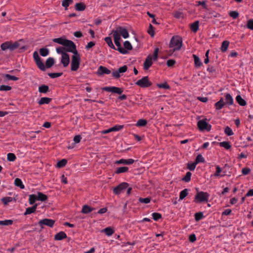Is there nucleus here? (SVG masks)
I'll list each match as a JSON object with an SVG mask.
<instances>
[{"label": "nucleus", "mask_w": 253, "mask_h": 253, "mask_svg": "<svg viewBox=\"0 0 253 253\" xmlns=\"http://www.w3.org/2000/svg\"><path fill=\"white\" fill-rule=\"evenodd\" d=\"M182 44V39L177 36H173L172 37L170 41L169 46L170 48H172L173 52L176 50H179L180 49Z\"/></svg>", "instance_id": "1"}, {"label": "nucleus", "mask_w": 253, "mask_h": 253, "mask_svg": "<svg viewBox=\"0 0 253 253\" xmlns=\"http://www.w3.org/2000/svg\"><path fill=\"white\" fill-rule=\"evenodd\" d=\"M19 45V42L16 41L13 42L11 41H7L1 44L0 48L3 51L9 49L10 51H13L17 48Z\"/></svg>", "instance_id": "2"}, {"label": "nucleus", "mask_w": 253, "mask_h": 253, "mask_svg": "<svg viewBox=\"0 0 253 253\" xmlns=\"http://www.w3.org/2000/svg\"><path fill=\"white\" fill-rule=\"evenodd\" d=\"M80 63V56L79 53L77 54H74L72 56L71 60V70L73 71H76L79 68Z\"/></svg>", "instance_id": "3"}, {"label": "nucleus", "mask_w": 253, "mask_h": 253, "mask_svg": "<svg viewBox=\"0 0 253 253\" xmlns=\"http://www.w3.org/2000/svg\"><path fill=\"white\" fill-rule=\"evenodd\" d=\"M64 46L65 49L68 52H72L74 54H77L78 53L76 49V44L72 41L67 40Z\"/></svg>", "instance_id": "4"}, {"label": "nucleus", "mask_w": 253, "mask_h": 253, "mask_svg": "<svg viewBox=\"0 0 253 253\" xmlns=\"http://www.w3.org/2000/svg\"><path fill=\"white\" fill-rule=\"evenodd\" d=\"M33 58L38 68L42 71L45 70V67L44 63L42 61L41 58L39 55L38 52L36 51L33 53Z\"/></svg>", "instance_id": "5"}, {"label": "nucleus", "mask_w": 253, "mask_h": 253, "mask_svg": "<svg viewBox=\"0 0 253 253\" xmlns=\"http://www.w3.org/2000/svg\"><path fill=\"white\" fill-rule=\"evenodd\" d=\"M135 84L141 87L145 88L150 86L152 85V83L149 80L148 77L146 76L137 81Z\"/></svg>", "instance_id": "6"}, {"label": "nucleus", "mask_w": 253, "mask_h": 253, "mask_svg": "<svg viewBox=\"0 0 253 253\" xmlns=\"http://www.w3.org/2000/svg\"><path fill=\"white\" fill-rule=\"evenodd\" d=\"M209 194L207 192H199L195 196V199L199 202H207L209 199Z\"/></svg>", "instance_id": "7"}, {"label": "nucleus", "mask_w": 253, "mask_h": 253, "mask_svg": "<svg viewBox=\"0 0 253 253\" xmlns=\"http://www.w3.org/2000/svg\"><path fill=\"white\" fill-rule=\"evenodd\" d=\"M54 223V220L48 218H44L40 220L38 224L41 226V228L43 229L44 225H46L49 227H52Z\"/></svg>", "instance_id": "8"}, {"label": "nucleus", "mask_w": 253, "mask_h": 253, "mask_svg": "<svg viewBox=\"0 0 253 253\" xmlns=\"http://www.w3.org/2000/svg\"><path fill=\"white\" fill-rule=\"evenodd\" d=\"M128 184L126 182H122L113 189V192L116 195H119L126 189Z\"/></svg>", "instance_id": "9"}, {"label": "nucleus", "mask_w": 253, "mask_h": 253, "mask_svg": "<svg viewBox=\"0 0 253 253\" xmlns=\"http://www.w3.org/2000/svg\"><path fill=\"white\" fill-rule=\"evenodd\" d=\"M197 126L200 130H207L209 131L211 129V125L206 122V120H201L198 121Z\"/></svg>", "instance_id": "10"}, {"label": "nucleus", "mask_w": 253, "mask_h": 253, "mask_svg": "<svg viewBox=\"0 0 253 253\" xmlns=\"http://www.w3.org/2000/svg\"><path fill=\"white\" fill-rule=\"evenodd\" d=\"M103 90L117 93L118 94H121L123 92V89L122 88L116 86H106L102 88Z\"/></svg>", "instance_id": "11"}, {"label": "nucleus", "mask_w": 253, "mask_h": 253, "mask_svg": "<svg viewBox=\"0 0 253 253\" xmlns=\"http://www.w3.org/2000/svg\"><path fill=\"white\" fill-rule=\"evenodd\" d=\"M116 30L120 36H122L124 39L129 37L128 31L125 28L119 26Z\"/></svg>", "instance_id": "12"}, {"label": "nucleus", "mask_w": 253, "mask_h": 253, "mask_svg": "<svg viewBox=\"0 0 253 253\" xmlns=\"http://www.w3.org/2000/svg\"><path fill=\"white\" fill-rule=\"evenodd\" d=\"M234 105V100L232 96L229 94L226 93L225 94V102H223V100H222V107L224 105Z\"/></svg>", "instance_id": "13"}, {"label": "nucleus", "mask_w": 253, "mask_h": 253, "mask_svg": "<svg viewBox=\"0 0 253 253\" xmlns=\"http://www.w3.org/2000/svg\"><path fill=\"white\" fill-rule=\"evenodd\" d=\"M111 73V71L107 69L106 67L102 66H100L97 70V74L99 76H102L104 74L108 75Z\"/></svg>", "instance_id": "14"}, {"label": "nucleus", "mask_w": 253, "mask_h": 253, "mask_svg": "<svg viewBox=\"0 0 253 253\" xmlns=\"http://www.w3.org/2000/svg\"><path fill=\"white\" fill-rule=\"evenodd\" d=\"M134 162V160L132 159H121L119 160L116 161L115 164H123L126 165H130Z\"/></svg>", "instance_id": "15"}, {"label": "nucleus", "mask_w": 253, "mask_h": 253, "mask_svg": "<svg viewBox=\"0 0 253 253\" xmlns=\"http://www.w3.org/2000/svg\"><path fill=\"white\" fill-rule=\"evenodd\" d=\"M61 62L64 67H67L69 65L70 62V57L68 54H63L61 57Z\"/></svg>", "instance_id": "16"}, {"label": "nucleus", "mask_w": 253, "mask_h": 253, "mask_svg": "<svg viewBox=\"0 0 253 253\" xmlns=\"http://www.w3.org/2000/svg\"><path fill=\"white\" fill-rule=\"evenodd\" d=\"M152 58L149 55L145 59L143 64V68L145 70H147L152 65Z\"/></svg>", "instance_id": "17"}, {"label": "nucleus", "mask_w": 253, "mask_h": 253, "mask_svg": "<svg viewBox=\"0 0 253 253\" xmlns=\"http://www.w3.org/2000/svg\"><path fill=\"white\" fill-rule=\"evenodd\" d=\"M66 238H67L66 234L63 231H61V232L57 233L54 236V240H56V241L62 240L64 239H66Z\"/></svg>", "instance_id": "18"}, {"label": "nucleus", "mask_w": 253, "mask_h": 253, "mask_svg": "<svg viewBox=\"0 0 253 253\" xmlns=\"http://www.w3.org/2000/svg\"><path fill=\"white\" fill-rule=\"evenodd\" d=\"M37 204H35L33 206L27 208L24 214L26 215L35 212L37 208Z\"/></svg>", "instance_id": "19"}, {"label": "nucleus", "mask_w": 253, "mask_h": 253, "mask_svg": "<svg viewBox=\"0 0 253 253\" xmlns=\"http://www.w3.org/2000/svg\"><path fill=\"white\" fill-rule=\"evenodd\" d=\"M51 100L52 99L50 98L46 97H42L38 101V103L40 105L43 104H48L51 102Z\"/></svg>", "instance_id": "20"}, {"label": "nucleus", "mask_w": 253, "mask_h": 253, "mask_svg": "<svg viewBox=\"0 0 253 253\" xmlns=\"http://www.w3.org/2000/svg\"><path fill=\"white\" fill-rule=\"evenodd\" d=\"M199 22L196 21L190 25V29L194 33H196L199 30Z\"/></svg>", "instance_id": "21"}, {"label": "nucleus", "mask_w": 253, "mask_h": 253, "mask_svg": "<svg viewBox=\"0 0 253 253\" xmlns=\"http://www.w3.org/2000/svg\"><path fill=\"white\" fill-rule=\"evenodd\" d=\"M94 210V208L89 207L88 205H84L82 207V212L87 214Z\"/></svg>", "instance_id": "22"}, {"label": "nucleus", "mask_w": 253, "mask_h": 253, "mask_svg": "<svg viewBox=\"0 0 253 253\" xmlns=\"http://www.w3.org/2000/svg\"><path fill=\"white\" fill-rule=\"evenodd\" d=\"M39 91L42 93H46L49 91V88L48 85L43 84L39 87Z\"/></svg>", "instance_id": "23"}, {"label": "nucleus", "mask_w": 253, "mask_h": 253, "mask_svg": "<svg viewBox=\"0 0 253 253\" xmlns=\"http://www.w3.org/2000/svg\"><path fill=\"white\" fill-rule=\"evenodd\" d=\"M236 100L240 106H244L247 105L246 101L242 98L240 95H237Z\"/></svg>", "instance_id": "24"}, {"label": "nucleus", "mask_w": 253, "mask_h": 253, "mask_svg": "<svg viewBox=\"0 0 253 253\" xmlns=\"http://www.w3.org/2000/svg\"><path fill=\"white\" fill-rule=\"evenodd\" d=\"M36 195L37 200L41 201L42 202L45 201L47 199V197L46 195L40 192H38L37 195Z\"/></svg>", "instance_id": "25"}, {"label": "nucleus", "mask_w": 253, "mask_h": 253, "mask_svg": "<svg viewBox=\"0 0 253 253\" xmlns=\"http://www.w3.org/2000/svg\"><path fill=\"white\" fill-rule=\"evenodd\" d=\"M14 184L16 186L20 187L21 189H24L25 188L24 185L23 184L22 180L19 178L15 179Z\"/></svg>", "instance_id": "26"}, {"label": "nucleus", "mask_w": 253, "mask_h": 253, "mask_svg": "<svg viewBox=\"0 0 253 253\" xmlns=\"http://www.w3.org/2000/svg\"><path fill=\"white\" fill-rule=\"evenodd\" d=\"M54 63V60L52 57H49L47 59L45 62V66L46 68H50Z\"/></svg>", "instance_id": "27"}, {"label": "nucleus", "mask_w": 253, "mask_h": 253, "mask_svg": "<svg viewBox=\"0 0 253 253\" xmlns=\"http://www.w3.org/2000/svg\"><path fill=\"white\" fill-rule=\"evenodd\" d=\"M189 191V190L188 189H184L181 191L179 193V199H184L187 196Z\"/></svg>", "instance_id": "28"}, {"label": "nucleus", "mask_w": 253, "mask_h": 253, "mask_svg": "<svg viewBox=\"0 0 253 253\" xmlns=\"http://www.w3.org/2000/svg\"><path fill=\"white\" fill-rule=\"evenodd\" d=\"M128 170V168L127 167H120L116 169L115 173L117 174L124 173L127 172Z\"/></svg>", "instance_id": "29"}, {"label": "nucleus", "mask_w": 253, "mask_h": 253, "mask_svg": "<svg viewBox=\"0 0 253 253\" xmlns=\"http://www.w3.org/2000/svg\"><path fill=\"white\" fill-rule=\"evenodd\" d=\"M105 234L108 236H111L114 232V230L110 227H107L102 230Z\"/></svg>", "instance_id": "30"}, {"label": "nucleus", "mask_w": 253, "mask_h": 253, "mask_svg": "<svg viewBox=\"0 0 253 253\" xmlns=\"http://www.w3.org/2000/svg\"><path fill=\"white\" fill-rule=\"evenodd\" d=\"M105 42L107 43L108 45L112 49H115V46L113 43L111 38L110 37H108L104 39Z\"/></svg>", "instance_id": "31"}, {"label": "nucleus", "mask_w": 253, "mask_h": 253, "mask_svg": "<svg viewBox=\"0 0 253 253\" xmlns=\"http://www.w3.org/2000/svg\"><path fill=\"white\" fill-rule=\"evenodd\" d=\"M193 56L194 57L195 66L197 67H200L202 65V63L200 59L195 54H193Z\"/></svg>", "instance_id": "32"}, {"label": "nucleus", "mask_w": 253, "mask_h": 253, "mask_svg": "<svg viewBox=\"0 0 253 253\" xmlns=\"http://www.w3.org/2000/svg\"><path fill=\"white\" fill-rule=\"evenodd\" d=\"M66 39L63 38H55L53 40V41L54 42L59 43L64 46L65 44V42L66 41Z\"/></svg>", "instance_id": "33"}, {"label": "nucleus", "mask_w": 253, "mask_h": 253, "mask_svg": "<svg viewBox=\"0 0 253 253\" xmlns=\"http://www.w3.org/2000/svg\"><path fill=\"white\" fill-rule=\"evenodd\" d=\"M40 55L43 57L47 56L49 53L48 49L46 48H42L40 49Z\"/></svg>", "instance_id": "34"}, {"label": "nucleus", "mask_w": 253, "mask_h": 253, "mask_svg": "<svg viewBox=\"0 0 253 253\" xmlns=\"http://www.w3.org/2000/svg\"><path fill=\"white\" fill-rule=\"evenodd\" d=\"M13 221L11 219H6L4 220H0V225L8 226L12 225Z\"/></svg>", "instance_id": "35"}, {"label": "nucleus", "mask_w": 253, "mask_h": 253, "mask_svg": "<svg viewBox=\"0 0 253 253\" xmlns=\"http://www.w3.org/2000/svg\"><path fill=\"white\" fill-rule=\"evenodd\" d=\"M75 8L78 11H83L85 8V5L82 2L77 3L76 4Z\"/></svg>", "instance_id": "36"}, {"label": "nucleus", "mask_w": 253, "mask_h": 253, "mask_svg": "<svg viewBox=\"0 0 253 253\" xmlns=\"http://www.w3.org/2000/svg\"><path fill=\"white\" fill-rule=\"evenodd\" d=\"M221 169L219 166H216V171L213 174L211 175V177H218L220 175Z\"/></svg>", "instance_id": "37"}, {"label": "nucleus", "mask_w": 253, "mask_h": 253, "mask_svg": "<svg viewBox=\"0 0 253 253\" xmlns=\"http://www.w3.org/2000/svg\"><path fill=\"white\" fill-rule=\"evenodd\" d=\"M224 131L225 134L229 136L233 135L234 134V132H233V130L228 126H227L225 127Z\"/></svg>", "instance_id": "38"}, {"label": "nucleus", "mask_w": 253, "mask_h": 253, "mask_svg": "<svg viewBox=\"0 0 253 253\" xmlns=\"http://www.w3.org/2000/svg\"><path fill=\"white\" fill-rule=\"evenodd\" d=\"M147 123V122L146 120L144 119H139L136 124V126H137L141 127V126H144Z\"/></svg>", "instance_id": "39"}, {"label": "nucleus", "mask_w": 253, "mask_h": 253, "mask_svg": "<svg viewBox=\"0 0 253 253\" xmlns=\"http://www.w3.org/2000/svg\"><path fill=\"white\" fill-rule=\"evenodd\" d=\"M112 33H113V37H114V42L115 41H120L121 40V36L118 33V32L116 31V30H113L112 31Z\"/></svg>", "instance_id": "40"}, {"label": "nucleus", "mask_w": 253, "mask_h": 253, "mask_svg": "<svg viewBox=\"0 0 253 253\" xmlns=\"http://www.w3.org/2000/svg\"><path fill=\"white\" fill-rule=\"evenodd\" d=\"M73 2V0H63L62 2V5L65 8V9H67L69 5Z\"/></svg>", "instance_id": "41"}, {"label": "nucleus", "mask_w": 253, "mask_h": 253, "mask_svg": "<svg viewBox=\"0 0 253 253\" xmlns=\"http://www.w3.org/2000/svg\"><path fill=\"white\" fill-rule=\"evenodd\" d=\"M37 200V195L35 194H31L29 195V204L33 205L36 201Z\"/></svg>", "instance_id": "42"}, {"label": "nucleus", "mask_w": 253, "mask_h": 253, "mask_svg": "<svg viewBox=\"0 0 253 253\" xmlns=\"http://www.w3.org/2000/svg\"><path fill=\"white\" fill-rule=\"evenodd\" d=\"M67 163V161L66 159H62L59 161L57 163V167L58 168H61L65 166Z\"/></svg>", "instance_id": "43"}, {"label": "nucleus", "mask_w": 253, "mask_h": 253, "mask_svg": "<svg viewBox=\"0 0 253 253\" xmlns=\"http://www.w3.org/2000/svg\"><path fill=\"white\" fill-rule=\"evenodd\" d=\"M7 159L10 162H13L16 160V157L14 153H9L7 155Z\"/></svg>", "instance_id": "44"}, {"label": "nucleus", "mask_w": 253, "mask_h": 253, "mask_svg": "<svg viewBox=\"0 0 253 253\" xmlns=\"http://www.w3.org/2000/svg\"><path fill=\"white\" fill-rule=\"evenodd\" d=\"M192 175L191 172L188 171L186 173L185 176L182 178V180L186 182H188L191 180V177Z\"/></svg>", "instance_id": "45"}, {"label": "nucleus", "mask_w": 253, "mask_h": 253, "mask_svg": "<svg viewBox=\"0 0 253 253\" xmlns=\"http://www.w3.org/2000/svg\"><path fill=\"white\" fill-rule=\"evenodd\" d=\"M204 217V214L202 212H197L195 214V219L196 221H199Z\"/></svg>", "instance_id": "46"}, {"label": "nucleus", "mask_w": 253, "mask_h": 253, "mask_svg": "<svg viewBox=\"0 0 253 253\" xmlns=\"http://www.w3.org/2000/svg\"><path fill=\"white\" fill-rule=\"evenodd\" d=\"M197 163L195 162L194 163H188L187 164V168L191 171H193L196 167Z\"/></svg>", "instance_id": "47"}, {"label": "nucleus", "mask_w": 253, "mask_h": 253, "mask_svg": "<svg viewBox=\"0 0 253 253\" xmlns=\"http://www.w3.org/2000/svg\"><path fill=\"white\" fill-rule=\"evenodd\" d=\"M63 73H50L48 75L52 79L58 78L62 76Z\"/></svg>", "instance_id": "48"}, {"label": "nucleus", "mask_w": 253, "mask_h": 253, "mask_svg": "<svg viewBox=\"0 0 253 253\" xmlns=\"http://www.w3.org/2000/svg\"><path fill=\"white\" fill-rule=\"evenodd\" d=\"M229 42L227 41H224L222 42V52H225L229 46Z\"/></svg>", "instance_id": "49"}, {"label": "nucleus", "mask_w": 253, "mask_h": 253, "mask_svg": "<svg viewBox=\"0 0 253 253\" xmlns=\"http://www.w3.org/2000/svg\"><path fill=\"white\" fill-rule=\"evenodd\" d=\"M205 161V159L202 156V155L199 154L195 160V162L197 163V164H199V163H203Z\"/></svg>", "instance_id": "50"}, {"label": "nucleus", "mask_w": 253, "mask_h": 253, "mask_svg": "<svg viewBox=\"0 0 253 253\" xmlns=\"http://www.w3.org/2000/svg\"><path fill=\"white\" fill-rule=\"evenodd\" d=\"M12 201V198L9 197H4L1 199L2 202L4 205H7L9 203Z\"/></svg>", "instance_id": "51"}, {"label": "nucleus", "mask_w": 253, "mask_h": 253, "mask_svg": "<svg viewBox=\"0 0 253 253\" xmlns=\"http://www.w3.org/2000/svg\"><path fill=\"white\" fill-rule=\"evenodd\" d=\"M124 45L125 49L130 50L132 48V45L129 41H125L124 42Z\"/></svg>", "instance_id": "52"}, {"label": "nucleus", "mask_w": 253, "mask_h": 253, "mask_svg": "<svg viewBox=\"0 0 253 253\" xmlns=\"http://www.w3.org/2000/svg\"><path fill=\"white\" fill-rule=\"evenodd\" d=\"M222 147H224L226 150H229L231 147V145L230 142L229 141H222Z\"/></svg>", "instance_id": "53"}, {"label": "nucleus", "mask_w": 253, "mask_h": 253, "mask_svg": "<svg viewBox=\"0 0 253 253\" xmlns=\"http://www.w3.org/2000/svg\"><path fill=\"white\" fill-rule=\"evenodd\" d=\"M153 218L154 220L157 221L162 218V215L158 212H154L152 214Z\"/></svg>", "instance_id": "54"}, {"label": "nucleus", "mask_w": 253, "mask_h": 253, "mask_svg": "<svg viewBox=\"0 0 253 253\" xmlns=\"http://www.w3.org/2000/svg\"><path fill=\"white\" fill-rule=\"evenodd\" d=\"M124 127L123 125H116L113 127H111L112 131H117L122 129Z\"/></svg>", "instance_id": "55"}, {"label": "nucleus", "mask_w": 253, "mask_h": 253, "mask_svg": "<svg viewBox=\"0 0 253 253\" xmlns=\"http://www.w3.org/2000/svg\"><path fill=\"white\" fill-rule=\"evenodd\" d=\"M11 87L9 85H1L0 86V91H9L11 89Z\"/></svg>", "instance_id": "56"}, {"label": "nucleus", "mask_w": 253, "mask_h": 253, "mask_svg": "<svg viewBox=\"0 0 253 253\" xmlns=\"http://www.w3.org/2000/svg\"><path fill=\"white\" fill-rule=\"evenodd\" d=\"M138 200L140 203L148 204L150 203L151 198L149 197H147L145 198H140Z\"/></svg>", "instance_id": "57"}, {"label": "nucleus", "mask_w": 253, "mask_h": 253, "mask_svg": "<svg viewBox=\"0 0 253 253\" xmlns=\"http://www.w3.org/2000/svg\"><path fill=\"white\" fill-rule=\"evenodd\" d=\"M158 86L160 88L169 89L170 88L169 85L166 83L158 84Z\"/></svg>", "instance_id": "58"}, {"label": "nucleus", "mask_w": 253, "mask_h": 253, "mask_svg": "<svg viewBox=\"0 0 253 253\" xmlns=\"http://www.w3.org/2000/svg\"><path fill=\"white\" fill-rule=\"evenodd\" d=\"M229 15L233 19H236L239 16V13L236 11H232L230 12Z\"/></svg>", "instance_id": "59"}, {"label": "nucleus", "mask_w": 253, "mask_h": 253, "mask_svg": "<svg viewBox=\"0 0 253 253\" xmlns=\"http://www.w3.org/2000/svg\"><path fill=\"white\" fill-rule=\"evenodd\" d=\"M5 77L8 80L17 81L18 80V78L9 74H6Z\"/></svg>", "instance_id": "60"}, {"label": "nucleus", "mask_w": 253, "mask_h": 253, "mask_svg": "<svg viewBox=\"0 0 253 253\" xmlns=\"http://www.w3.org/2000/svg\"><path fill=\"white\" fill-rule=\"evenodd\" d=\"M115 49L117 50L121 53H122V54H126L127 53V50L126 49H125V48H124L123 47H122L121 46V45L120 46H119V47H117V48H115Z\"/></svg>", "instance_id": "61"}, {"label": "nucleus", "mask_w": 253, "mask_h": 253, "mask_svg": "<svg viewBox=\"0 0 253 253\" xmlns=\"http://www.w3.org/2000/svg\"><path fill=\"white\" fill-rule=\"evenodd\" d=\"M247 26L248 28L253 30V19H250L248 21Z\"/></svg>", "instance_id": "62"}, {"label": "nucleus", "mask_w": 253, "mask_h": 253, "mask_svg": "<svg viewBox=\"0 0 253 253\" xmlns=\"http://www.w3.org/2000/svg\"><path fill=\"white\" fill-rule=\"evenodd\" d=\"M127 67L126 65H124L118 69V72L120 73H124L127 71Z\"/></svg>", "instance_id": "63"}, {"label": "nucleus", "mask_w": 253, "mask_h": 253, "mask_svg": "<svg viewBox=\"0 0 253 253\" xmlns=\"http://www.w3.org/2000/svg\"><path fill=\"white\" fill-rule=\"evenodd\" d=\"M175 63V61L173 59L168 60L167 62V65L168 67H172Z\"/></svg>", "instance_id": "64"}]
</instances>
